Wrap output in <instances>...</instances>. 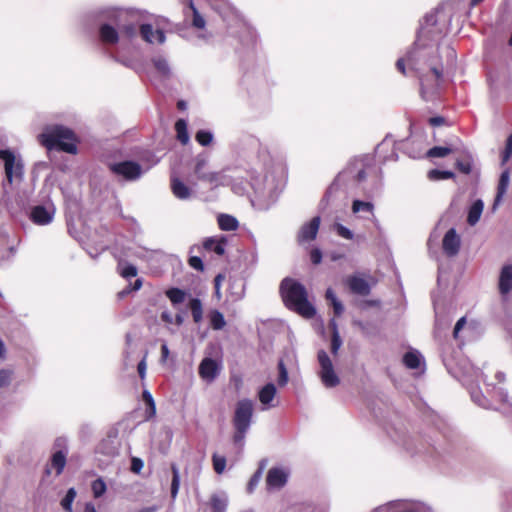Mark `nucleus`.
<instances>
[{
    "instance_id": "10",
    "label": "nucleus",
    "mask_w": 512,
    "mask_h": 512,
    "mask_svg": "<svg viewBox=\"0 0 512 512\" xmlns=\"http://www.w3.org/2000/svg\"><path fill=\"white\" fill-rule=\"evenodd\" d=\"M319 371L318 376L326 388H333L339 385L340 378L335 372L333 362L326 351L318 352Z\"/></svg>"
},
{
    "instance_id": "45",
    "label": "nucleus",
    "mask_w": 512,
    "mask_h": 512,
    "mask_svg": "<svg viewBox=\"0 0 512 512\" xmlns=\"http://www.w3.org/2000/svg\"><path fill=\"white\" fill-rule=\"evenodd\" d=\"M512 156V133L509 135L502 154V165L506 164Z\"/></svg>"
},
{
    "instance_id": "5",
    "label": "nucleus",
    "mask_w": 512,
    "mask_h": 512,
    "mask_svg": "<svg viewBox=\"0 0 512 512\" xmlns=\"http://www.w3.org/2000/svg\"><path fill=\"white\" fill-rule=\"evenodd\" d=\"M226 258H228L230 272L235 273V276L230 277L231 298L232 301H237L243 297L245 291L243 273L248 267V256L238 249H235V254H233V251L229 249L226 251Z\"/></svg>"
},
{
    "instance_id": "52",
    "label": "nucleus",
    "mask_w": 512,
    "mask_h": 512,
    "mask_svg": "<svg viewBox=\"0 0 512 512\" xmlns=\"http://www.w3.org/2000/svg\"><path fill=\"white\" fill-rule=\"evenodd\" d=\"M457 168L464 174H469L472 171V162L470 159L458 160Z\"/></svg>"
},
{
    "instance_id": "15",
    "label": "nucleus",
    "mask_w": 512,
    "mask_h": 512,
    "mask_svg": "<svg viewBox=\"0 0 512 512\" xmlns=\"http://www.w3.org/2000/svg\"><path fill=\"white\" fill-rule=\"evenodd\" d=\"M423 506L418 503L396 500L376 508L373 512H421Z\"/></svg>"
},
{
    "instance_id": "53",
    "label": "nucleus",
    "mask_w": 512,
    "mask_h": 512,
    "mask_svg": "<svg viewBox=\"0 0 512 512\" xmlns=\"http://www.w3.org/2000/svg\"><path fill=\"white\" fill-rule=\"evenodd\" d=\"M188 264L190 267H192L193 269H195L197 271L204 270V265H203L202 259L198 256H191L188 259Z\"/></svg>"
},
{
    "instance_id": "35",
    "label": "nucleus",
    "mask_w": 512,
    "mask_h": 512,
    "mask_svg": "<svg viewBox=\"0 0 512 512\" xmlns=\"http://www.w3.org/2000/svg\"><path fill=\"white\" fill-rule=\"evenodd\" d=\"M76 490L74 488H69L65 497L61 500L62 508L67 512H72V504L76 498Z\"/></svg>"
},
{
    "instance_id": "63",
    "label": "nucleus",
    "mask_w": 512,
    "mask_h": 512,
    "mask_svg": "<svg viewBox=\"0 0 512 512\" xmlns=\"http://www.w3.org/2000/svg\"><path fill=\"white\" fill-rule=\"evenodd\" d=\"M465 324H466L465 317H462L457 321V323L454 327V331H453L454 338L458 337L459 332L462 330V328L465 326Z\"/></svg>"
},
{
    "instance_id": "12",
    "label": "nucleus",
    "mask_w": 512,
    "mask_h": 512,
    "mask_svg": "<svg viewBox=\"0 0 512 512\" xmlns=\"http://www.w3.org/2000/svg\"><path fill=\"white\" fill-rule=\"evenodd\" d=\"M109 170L126 181H134L138 179L142 173L141 165L135 161L126 160L117 163H110Z\"/></svg>"
},
{
    "instance_id": "48",
    "label": "nucleus",
    "mask_w": 512,
    "mask_h": 512,
    "mask_svg": "<svg viewBox=\"0 0 512 512\" xmlns=\"http://www.w3.org/2000/svg\"><path fill=\"white\" fill-rule=\"evenodd\" d=\"M196 139L201 145L205 146L212 141V134L208 131L199 130Z\"/></svg>"
},
{
    "instance_id": "25",
    "label": "nucleus",
    "mask_w": 512,
    "mask_h": 512,
    "mask_svg": "<svg viewBox=\"0 0 512 512\" xmlns=\"http://www.w3.org/2000/svg\"><path fill=\"white\" fill-rule=\"evenodd\" d=\"M100 40L105 44H116L119 40L117 30L109 25L103 24L99 29Z\"/></svg>"
},
{
    "instance_id": "16",
    "label": "nucleus",
    "mask_w": 512,
    "mask_h": 512,
    "mask_svg": "<svg viewBox=\"0 0 512 512\" xmlns=\"http://www.w3.org/2000/svg\"><path fill=\"white\" fill-rule=\"evenodd\" d=\"M321 219L319 216L313 217L308 223H305L300 228L297 241L299 244H304L314 240L317 236Z\"/></svg>"
},
{
    "instance_id": "41",
    "label": "nucleus",
    "mask_w": 512,
    "mask_h": 512,
    "mask_svg": "<svg viewBox=\"0 0 512 512\" xmlns=\"http://www.w3.org/2000/svg\"><path fill=\"white\" fill-rule=\"evenodd\" d=\"M190 8L193 12V21H192V24L195 28L197 29H202L204 28L205 26V20L204 18L200 15V13L198 12V10L195 8L193 2L191 1L190 2Z\"/></svg>"
},
{
    "instance_id": "19",
    "label": "nucleus",
    "mask_w": 512,
    "mask_h": 512,
    "mask_svg": "<svg viewBox=\"0 0 512 512\" xmlns=\"http://www.w3.org/2000/svg\"><path fill=\"white\" fill-rule=\"evenodd\" d=\"M276 394L277 389L273 383H267L258 391V399L262 405V410H268L276 406L273 403Z\"/></svg>"
},
{
    "instance_id": "61",
    "label": "nucleus",
    "mask_w": 512,
    "mask_h": 512,
    "mask_svg": "<svg viewBox=\"0 0 512 512\" xmlns=\"http://www.w3.org/2000/svg\"><path fill=\"white\" fill-rule=\"evenodd\" d=\"M312 263L319 264L322 260V253L319 249H313L310 253Z\"/></svg>"
},
{
    "instance_id": "43",
    "label": "nucleus",
    "mask_w": 512,
    "mask_h": 512,
    "mask_svg": "<svg viewBox=\"0 0 512 512\" xmlns=\"http://www.w3.org/2000/svg\"><path fill=\"white\" fill-rule=\"evenodd\" d=\"M278 370H279V376H278L277 382L280 387H283L288 383V380H289L288 372H287V369H286L283 361H280L278 363Z\"/></svg>"
},
{
    "instance_id": "26",
    "label": "nucleus",
    "mask_w": 512,
    "mask_h": 512,
    "mask_svg": "<svg viewBox=\"0 0 512 512\" xmlns=\"http://www.w3.org/2000/svg\"><path fill=\"white\" fill-rule=\"evenodd\" d=\"M509 182H510V173H509L508 169H505L500 175V179H499V183H498V187H497V195H496L495 202H494V208L500 203L503 196L505 195V193L508 189V186H509Z\"/></svg>"
},
{
    "instance_id": "21",
    "label": "nucleus",
    "mask_w": 512,
    "mask_h": 512,
    "mask_svg": "<svg viewBox=\"0 0 512 512\" xmlns=\"http://www.w3.org/2000/svg\"><path fill=\"white\" fill-rule=\"evenodd\" d=\"M349 289L358 295L366 296L370 293L371 284L361 276H351L347 279Z\"/></svg>"
},
{
    "instance_id": "49",
    "label": "nucleus",
    "mask_w": 512,
    "mask_h": 512,
    "mask_svg": "<svg viewBox=\"0 0 512 512\" xmlns=\"http://www.w3.org/2000/svg\"><path fill=\"white\" fill-rule=\"evenodd\" d=\"M428 124L433 127L451 126L452 125L451 122H449L446 118L441 117V116L430 117L428 119Z\"/></svg>"
},
{
    "instance_id": "32",
    "label": "nucleus",
    "mask_w": 512,
    "mask_h": 512,
    "mask_svg": "<svg viewBox=\"0 0 512 512\" xmlns=\"http://www.w3.org/2000/svg\"><path fill=\"white\" fill-rule=\"evenodd\" d=\"M167 298L171 301L173 305L181 304L185 301L186 292L180 288H170L165 292Z\"/></svg>"
},
{
    "instance_id": "57",
    "label": "nucleus",
    "mask_w": 512,
    "mask_h": 512,
    "mask_svg": "<svg viewBox=\"0 0 512 512\" xmlns=\"http://www.w3.org/2000/svg\"><path fill=\"white\" fill-rule=\"evenodd\" d=\"M471 398L479 406H482V407H486L487 406V401H486L485 397L482 395L481 392H479V391H472L471 392Z\"/></svg>"
},
{
    "instance_id": "37",
    "label": "nucleus",
    "mask_w": 512,
    "mask_h": 512,
    "mask_svg": "<svg viewBox=\"0 0 512 512\" xmlns=\"http://www.w3.org/2000/svg\"><path fill=\"white\" fill-rule=\"evenodd\" d=\"M451 152V149L446 146H436L426 151V156L430 158H442L447 156Z\"/></svg>"
},
{
    "instance_id": "60",
    "label": "nucleus",
    "mask_w": 512,
    "mask_h": 512,
    "mask_svg": "<svg viewBox=\"0 0 512 512\" xmlns=\"http://www.w3.org/2000/svg\"><path fill=\"white\" fill-rule=\"evenodd\" d=\"M188 130H177V139L183 144L186 145L189 141Z\"/></svg>"
},
{
    "instance_id": "51",
    "label": "nucleus",
    "mask_w": 512,
    "mask_h": 512,
    "mask_svg": "<svg viewBox=\"0 0 512 512\" xmlns=\"http://www.w3.org/2000/svg\"><path fill=\"white\" fill-rule=\"evenodd\" d=\"M405 62H408L411 64L413 62V52H408L405 58H400L396 62L397 69L402 73L405 74Z\"/></svg>"
},
{
    "instance_id": "24",
    "label": "nucleus",
    "mask_w": 512,
    "mask_h": 512,
    "mask_svg": "<svg viewBox=\"0 0 512 512\" xmlns=\"http://www.w3.org/2000/svg\"><path fill=\"white\" fill-rule=\"evenodd\" d=\"M352 212L361 218L369 219L370 216H374V205L368 201L354 200Z\"/></svg>"
},
{
    "instance_id": "34",
    "label": "nucleus",
    "mask_w": 512,
    "mask_h": 512,
    "mask_svg": "<svg viewBox=\"0 0 512 512\" xmlns=\"http://www.w3.org/2000/svg\"><path fill=\"white\" fill-rule=\"evenodd\" d=\"M142 398L145 404L147 405L146 419H151L156 415V405L154 399L151 393L147 390L143 391Z\"/></svg>"
},
{
    "instance_id": "8",
    "label": "nucleus",
    "mask_w": 512,
    "mask_h": 512,
    "mask_svg": "<svg viewBox=\"0 0 512 512\" xmlns=\"http://www.w3.org/2000/svg\"><path fill=\"white\" fill-rule=\"evenodd\" d=\"M0 159L4 161V172L6 181L12 185L15 181L20 182L24 175V163L20 157H16L10 149L0 150Z\"/></svg>"
},
{
    "instance_id": "50",
    "label": "nucleus",
    "mask_w": 512,
    "mask_h": 512,
    "mask_svg": "<svg viewBox=\"0 0 512 512\" xmlns=\"http://www.w3.org/2000/svg\"><path fill=\"white\" fill-rule=\"evenodd\" d=\"M342 345V340L339 333H333L331 339V352L334 356L338 354V351Z\"/></svg>"
},
{
    "instance_id": "29",
    "label": "nucleus",
    "mask_w": 512,
    "mask_h": 512,
    "mask_svg": "<svg viewBox=\"0 0 512 512\" xmlns=\"http://www.w3.org/2000/svg\"><path fill=\"white\" fill-rule=\"evenodd\" d=\"M171 189L173 194L179 199H187L190 196V189L180 179L173 177L171 179Z\"/></svg>"
},
{
    "instance_id": "40",
    "label": "nucleus",
    "mask_w": 512,
    "mask_h": 512,
    "mask_svg": "<svg viewBox=\"0 0 512 512\" xmlns=\"http://www.w3.org/2000/svg\"><path fill=\"white\" fill-rule=\"evenodd\" d=\"M210 324L215 330H219L224 327V316L221 312L215 310L210 314Z\"/></svg>"
},
{
    "instance_id": "7",
    "label": "nucleus",
    "mask_w": 512,
    "mask_h": 512,
    "mask_svg": "<svg viewBox=\"0 0 512 512\" xmlns=\"http://www.w3.org/2000/svg\"><path fill=\"white\" fill-rule=\"evenodd\" d=\"M229 20V29L232 34L240 38V41L247 47L256 45L258 35L256 31L241 17L238 10L226 2V21Z\"/></svg>"
},
{
    "instance_id": "31",
    "label": "nucleus",
    "mask_w": 512,
    "mask_h": 512,
    "mask_svg": "<svg viewBox=\"0 0 512 512\" xmlns=\"http://www.w3.org/2000/svg\"><path fill=\"white\" fill-rule=\"evenodd\" d=\"M65 465H66V454L61 450L53 453V455L51 457V466H52V468L55 469L57 476L63 472Z\"/></svg>"
},
{
    "instance_id": "59",
    "label": "nucleus",
    "mask_w": 512,
    "mask_h": 512,
    "mask_svg": "<svg viewBox=\"0 0 512 512\" xmlns=\"http://www.w3.org/2000/svg\"><path fill=\"white\" fill-rule=\"evenodd\" d=\"M143 468V461L139 458H133L131 461V471L134 473H139Z\"/></svg>"
},
{
    "instance_id": "36",
    "label": "nucleus",
    "mask_w": 512,
    "mask_h": 512,
    "mask_svg": "<svg viewBox=\"0 0 512 512\" xmlns=\"http://www.w3.org/2000/svg\"><path fill=\"white\" fill-rule=\"evenodd\" d=\"M454 177V173L451 171H442L438 169H432L428 172V178L431 181H439L450 179Z\"/></svg>"
},
{
    "instance_id": "64",
    "label": "nucleus",
    "mask_w": 512,
    "mask_h": 512,
    "mask_svg": "<svg viewBox=\"0 0 512 512\" xmlns=\"http://www.w3.org/2000/svg\"><path fill=\"white\" fill-rule=\"evenodd\" d=\"M334 310V314L336 316H340L344 311V306L339 300H335L334 303L331 304Z\"/></svg>"
},
{
    "instance_id": "2",
    "label": "nucleus",
    "mask_w": 512,
    "mask_h": 512,
    "mask_svg": "<svg viewBox=\"0 0 512 512\" xmlns=\"http://www.w3.org/2000/svg\"><path fill=\"white\" fill-rule=\"evenodd\" d=\"M254 402L250 399L239 400L232 416V440L229 445V462L234 465L242 456L245 438L253 422Z\"/></svg>"
},
{
    "instance_id": "62",
    "label": "nucleus",
    "mask_w": 512,
    "mask_h": 512,
    "mask_svg": "<svg viewBox=\"0 0 512 512\" xmlns=\"http://www.w3.org/2000/svg\"><path fill=\"white\" fill-rule=\"evenodd\" d=\"M223 279L222 274H218L214 279V285H215V294L218 299L221 298V280Z\"/></svg>"
},
{
    "instance_id": "56",
    "label": "nucleus",
    "mask_w": 512,
    "mask_h": 512,
    "mask_svg": "<svg viewBox=\"0 0 512 512\" xmlns=\"http://www.w3.org/2000/svg\"><path fill=\"white\" fill-rule=\"evenodd\" d=\"M238 228H239L238 220L235 217L226 214V232L235 231Z\"/></svg>"
},
{
    "instance_id": "23",
    "label": "nucleus",
    "mask_w": 512,
    "mask_h": 512,
    "mask_svg": "<svg viewBox=\"0 0 512 512\" xmlns=\"http://www.w3.org/2000/svg\"><path fill=\"white\" fill-rule=\"evenodd\" d=\"M52 218L53 215L44 206H35L31 211V220L37 225H47Z\"/></svg>"
},
{
    "instance_id": "3",
    "label": "nucleus",
    "mask_w": 512,
    "mask_h": 512,
    "mask_svg": "<svg viewBox=\"0 0 512 512\" xmlns=\"http://www.w3.org/2000/svg\"><path fill=\"white\" fill-rule=\"evenodd\" d=\"M373 172L374 166L372 165V159L370 157L363 156L354 158L339 172L329 190L332 191L339 188L352 190L357 187L364 189L363 184L366 178Z\"/></svg>"
},
{
    "instance_id": "6",
    "label": "nucleus",
    "mask_w": 512,
    "mask_h": 512,
    "mask_svg": "<svg viewBox=\"0 0 512 512\" xmlns=\"http://www.w3.org/2000/svg\"><path fill=\"white\" fill-rule=\"evenodd\" d=\"M41 144L49 151L66 152L76 154L79 142L74 130H51L50 133H42L39 136Z\"/></svg>"
},
{
    "instance_id": "47",
    "label": "nucleus",
    "mask_w": 512,
    "mask_h": 512,
    "mask_svg": "<svg viewBox=\"0 0 512 512\" xmlns=\"http://www.w3.org/2000/svg\"><path fill=\"white\" fill-rule=\"evenodd\" d=\"M335 230L337 232V234L344 238V239H348V240H351L353 238V233L350 229H348L347 227L343 226L342 224H335Z\"/></svg>"
},
{
    "instance_id": "39",
    "label": "nucleus",
    "mask_w": 512,
    "mask_h": 512,
    "mask_svg": "<svg viewBox=\"0 0 512 512\" xmlns=\"http://www.w3.org/2000/svg\"><path fill=\"white\" fill-rule=\"evenodd\" d=\"M171 471H172V482H171V496L172 498H175L178 490H179V471L175 464L171 465Z\"/></svg>"
},
{
    "instance_id": "54",
    "label": "nucleus",
    "mask_w": 512,
    "mask_h": 512,
    "mask_svg": "<svg viewBox=\"0 0 512 512\" xmlns=\"http://www.w3.org/2000/svg\"><path fill=\"white\" fill-rule=\"evenodd\" d=\"M120 275L123 278L135 277L137 275V268L134 265H126L120 271Z\"/></svg>"
},
{
    "instance_id": "27",
    "label": "nucleus",
    "mask_w": 512,
    "mask_h": 512,
    "mask_svg": "<svg viewBox=\"0 0 512 512\" xmlns=\"http://www.w3.org/2000/svg\"><path fill=\"white\" fill-rule=\"evenodd\" d=\"M203 249L208 252H215L218 255L224 254V237L216 239L214 237L206 238L203 242Z\"/></svg>"
},
{
    "instance_id": "13",
    "label": "nucleus",
    "mask_w": 512,
    "mask_h": 512,
    "mask_svg": "<svg viewBox=\"0 0 512 512\" xmlns=\"http://www.w3.org/2000/svg\"><path fill=\"white\" fill-rule=\"evenodd\" d=\"M221 372V362L211 357L202 359L198 366L199 377L207 384L212 383Z\"/></svg>"
},
{
    "instance_id": "30",
    "label": "nucleus",
    "mask_w": 512,
    "mask_h": 512,
    "mask_svg": "<svg viewBox=\"0 0 512 512\" xmlns=\"http://www.w3.org/2000/svg\"><path fill=\"white\" fill-rule=\"evenodd\" d=\"M484 204L481 200H476L470 207L467 217L469 225L474 226L480 219Z\"/></svg>"
},
{
    "instance_id": "44",
    "label": "nucleus",
    "mask_w": 512,
    "mask_h": 512,
    "mask_svg": "<svg viewBox=\"0 0 512 512\" xmlns=\"http://www.w3.org/2000/svg\"><path fill=\"white\" fill-rule=\"evenodd\" d=\"M261 477H262V471L259 469L258 471H256L254 473V475L250 478V480L248 482L247 491L249 493H252L254 491V489L259 484Z\"/></svg>"
},
{
    "instance_id": "46",
    "label": "nucleus",
    "mask_w": 512,
    "mask_h": 512,
    "mask_svg": "<svg viewBox=\"0 0 512 512\" xmlns=\"http://www.w3.org/2000/svg\"><path fill=\"white\" fill-rule=\"evenodd\" d=\"M153 63H154L155 68L159 72H161L164 75H168L169 74V71H170L169 65H168V62L165 59L158 58V59H155L153 61Z\"/></svg>"
},
{
    "instance_id": "4",
    "label": "nucleus",
    "mask_w": 512,
    "mask_h": 512,
    "mask_svg": "<svg viewBox=\"0 0 512 512\" xmlns=\"http://www.w3.org/2000/svg\"><path fill=\"white\" fill-rule=\"evenodd\" d=\"M280 291L284 304L290 310L297 312L304 318H312L316 310L307 299V291L305 287L290 278H286L281 282Z\"/></svg>"
},
{
    "instance_id": "1",
    "label": "nucleus",
    "mask_w": 512,
    "mask_h": 512,
    "mask_svg": "<svg viewBox=\"0 0 512 512\" xmlns=\"http://www.w3.org/2000/svg\"><path fill=\"white\" fill-rule=\"evenodd\" d=\"M283 172L284 168L280 163L272 162L269 167H262L260 170L251 172L249 187L252 194L244 185L243 178L238 175H229V185L233 193L240 196L248 195L252 206L264 210L275 202L280 185L277 175H282Z\"/></svg>"
},
{
    "instance_id": "9",
    "label": "nucleus",
    "mask_w": 512,
    "mask_h": 512,
    "mask_svg": "<svg viewBox=\"0 0 512 512\" xmlns=\"http://www.w3.org/2000/svg\"><path fill=\"white\" fill-rule=\"evenodd\" d=\"M437 14L429 13L424 17L418 32L416 47L426 46V40L437 42L442 35V31L437 27Z\"/></svg>"
},
{
    "instance_id": "28",
    "label": "nucleus",
    "mask_w": 512,
    "mask_h": 512,
    "mask_svg": "<svg viewBox=\"0 0 512 512\" xmlns=\"http://www.w3.org/2000/svg\"><path fill=\"white\" fill-rule=\"evenodd\" d=\"M423 362L422 355L417 350H410L403 356V363L409 369H417Z\"/></svg>"
},
{
    "instance_id": "11",
    "label": "nucleus",
    "mask_w": 512,
    "mask_h": 512,
    "mask_svg": "<svg viewBox=\"0 0 512 512\" xmlns=\"http://www.w3.org/2000/svg\"><path fill=\"white\" fill-rule=\"evenodd\" d=\"M428 143L421 130H416L402 144V148L411 158L426 156Z\"/></svg>"
},
{
    "instance_id": "33",
    "label": "nucleus",
    "mask_w": 512,
    "mask_h": 512,
    "mask_svg": "<svg viewBox=\"0 0 512 512\" xmlns=\"http://www.w3.org/2000/svg\"><path fill=\"white\" fill-rule=\"evenodd\" d=\"M189 308L195 323H199L202 320L203 309L202 303L199 299L193 298L189 302Z\"/></svg>"
},
{
    "instance_id": "14",
    "label": "nucleus",
    "mask_w": 512,
    "mask_h": 512,
    "mask_svg": "<svg viewBox=\"0 0 512 512\" xmlns=\"http://www.w3.org/2000/svg\"><path fill=\"white\" fill-rule=\"evenodd\" d=\"M461 248V237L455 228H450L442 239V250L447 257H455Z\"/></svg>"
},
{
    "instance_id": "42",
    "label": "nucleus",
    "mask_w": 512,
    "mask_h": 512,
    "mask_svg": "<svg viewBox=\"0 0 512 512\" xmlns=\"http://www.w3.org/2000/svg\"><path fill=\"white\" fill-rule=\"evenodd\" d=\"M13 374L14 372L11 369H0V388L10 385Z\"/></svg>"
},
{
    "instance_id": "18",
    "label": "nucleus",
    "mask_w": 512,
    "mask_h": 512,
    "mask_svg": "<svg viewBox=\"0 0 512 512\" xmlns=\"http://www.w3.org/2000/svg\"><path fill=\"white\" fill-rule=\"evenodd\" d=\"M195 173L199 180L207 182L211 187H217L221 184L220 173L207 171L204 161H199L195 167Z\"/></svg>"
},
{
    "instance_id": "38",
    "label": "nucleus",
    "mask_w": 512,
    "mask_h": 512,
    "mask_svg": "<svg viewBox=\"0 0 512 512\" xmlns=\"http://www.w3.org/2000/svg\"><path fill=\"white\" fill-rule=\"evenodd\" d=\"M91 489L93 496L99 498L106 492L107 486L102 478H98L92 482Z\"/></svg>"
},
{
    "instance_id": "17",
    "label": "nucleus",
    "mask_w": 512,
    "mask_h": 512,
    "mask_svg": "<svg viewBox=\"0 0 512 512\" xmlns=\"http://www.w3.org/2000/svg\"><path fill=\"white\" fill-rule=\"evenodd\" d=\"M289 470L283 467H272L267 473L266 483L270 489L283 487L288 479Z\"/></svg>"
},
{
    "instance_id": "22",
    "label": "nucleus",
    "mask_w": 512,
    "mask_h": 512,
    "mask_svg": "<svg viewBox=\"0 0 512 512\" xmlns=\"http://www.w3.org/2000/svg\"><path fill=\"white\" fill-rule=\"evenodd\" d=\"M499 291L506 295L512 291V265H505L499 276Z\"/></svg>"
},
{
    "instance_id": "55",
    "label": "nucleus",
    "mask_w": 512,
    "mask_h": 512,
    "mask_svg": "<svg viewBox=\"0 0 512 512\" xmlns=\"http://www.w3.org/2000/svg\"><path fill=\"white\" fill-rule=\"evenodd\" d=\"M213 467L218 474H221L224 471V457L214 454Z\"/></svg>"
},
{
    "instance_id": "58",
    "label": "nucleus",
    "mask_w": 512,
    "mask_h": 512,
    "mask_svg": "<svg viewBox=\"0 0 512 512\" xmlns=\"http://www.w3.org/2000/svg\"><path fill=\"white\" fill-rule=\"evenodd\" d=\"M210 505H211L213 512H222V510L224 508L223 501L217 496H213L211 498Z\"/></svg>"
},
{
    "instance_id": "20",
    "label": "nucleus",
    "mask_w": 512,
    "mask_h": 512,
    "mask_svg": "<svg viewBox=\"0 0 512 512\" xmlns=\"http://www.w3.org/2000/svg\"><path fill=\"white\" fill-rule=\"evenodd\" d=\"M140 35L142 39L148 43L153 44L157 42L162 44L165 42V34L162 30H154L151 24H142L140 26Z\"/></svg>"
}]
</instances>
